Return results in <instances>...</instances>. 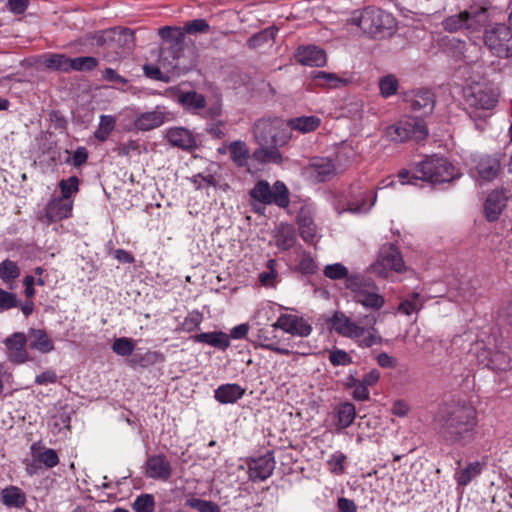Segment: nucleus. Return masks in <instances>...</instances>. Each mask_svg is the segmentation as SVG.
Here are the masks:
<instances>
[{
    "label": "nucleus",
    "mask_w": 512,
    "mask_h": 512,
    "mask_svg": "<svg viewBox=\"0 0 512 512\" xmlns=\"http://www.w3.org/2000/svg\"><path fill=\"white\" fill-rule=\"evenodd\" d=\"M159 35L164 40H169L172 42L169 49H165L163 54H175L173 55V59L176 61L174 64H172L173 69L181 70L182 66L179 63L180 55L178 52L182 49L183 42H184V34L183 32L179 31L177 28H171L169 26H164L159 29Z\"/></svg>",
    "instance_id": "obj_16"
},
{
    "label": "nucleus",
    "mask_w": 512,
    "mask_h": 512,
    "mask_svg": "<svg viewBox=\"0 0 512 512\" xmlns=\"http://www.w3.org/2000/svg\"><path fill=\"white\" fill-rule=\"evenodd\" d=\"M201 321L202 314L198 311H193L184 319L183 328L188 332L193 331L199 327Z\"/></svg>",
    "instance_id": "obj_63"
},
{
    "label": "nucleus",
    "mask_w": 512,
    "mask_h": 512,
    "mask_svg": "<svg viewBox=\"0 0 512 512\" xmlns=\"http://www.w3.org/2000/svg\"><path fill=\"white\" fill-rule=\"evenodd\" d=\"M296 242L295 231L292 226H282L276 235V245L281 250H288Z\"/></svg>",
    "instance_id": "obj_39"
},
{
    "label": "nucleus",
    "mask_w": 512,
    "mask_h": 512,
    "mask_svg": "<svg viewBox=\"0 0 512 512\" xmlns=\"http://www.w3.org/2000/svg\"><path fill=\"white\" fill-rule=\"evenodd\" d=\"M475 169L480 179L491 182L499 176L501 164L498 158L485 155L479 158Z\"/></svg>",
    "instance_id": "obj_21"
},
{
    "label": "nucleus",
    "mask_w": 512,
    "mask_h": 512,
    "mask_svg": "<svg viewBox=\"0 0 512 512\" xmlns=\"http://www.w3.org/2000/svg\"><path fill=\"white\" fill-rule=\"evenodd\" d=\"M413 178L435 185L451 182L459 178V173L446 158L433 155L417 164Z\"/></svg>",
    "instance_id": "obj_5"
},
{
    "label": "nucleus",
    "mask_w": 512,
    "mask_h": 512,
    "mask_svg": "<svg viewBox=\"0 0 512 512\" xmlns=\"http://www.w3.org/2000/svg\"><path fill=\"white\" fill-rule=\"evenodd\" d=\"M44 64L48 69L69 72L70 71V58L64 54H51L45 58Z\"/></svg>",
    "instance_id": "obj_43"
},
{
    "label": "nucleus",
    "mask_w": 512,
    "mask_h": 512,
    "mask_svg": "<svg viewBox=\"0 0 512 512\" xmlns=\"http://www.w3.org/2000/svg\"><path fill=\"white\" fill-rule=\"evenodd\" d=\"M276 266V260L270 259L267 262V267L269 269V272H263L259 275V281L264 286H269L272 284V281L277 276V271L275 269Z\"/></svg>",
    "instance_id": "obj_61"
},
{
    "label": "nucleus",
    "mask_w": 512,
    "mask_h": 512,
    "mask_svg": "<svg viewBox=\"0 0 512 512\" xmlns=\"http://www.w3.org/2000/svg\"><path fill=\"white\" fill-rule=\"evenodd\" d=\"M225 122L222 120H215L207 123L205 128L206 132L215 139H222L225 137L224 131Z\"/></svg>",
    "instance_id": "obj_59"
},
{
    "label": "nucleus",
    "mask_w": 512,
    "mask_h": 512,
    "mask_svg": "<svg viewBox=\"0 0 512 512\" xmlns=\"http://www.w3.org/2000/svg\"><path fill=\"white\" fill-rule=\"evenodd\" d=\"M463 97L470 118L474 120L478 129H483L478 124V120L486 117L484 112L496 107L499 97L498 90L488 83H473L463 89Z\"/></svg>",
    "instance_id": "obj_3"
},
{
    "label": "nucleus",
    "mask_w": 512,
    "mask_h": 512,
    "mask_svg": "<svg viewBox=\"0 0 512 512\" xmlns=\"http://www.w3.org/2000/svg\"><path fill=\"white\" fill-rule=\"evenodd\" d=\"M112 350L117 355L128 356L134 350V343L130 338H117L112 345Z\"/></svg>",
    "instance_id": "obj_54"
},
{
    "label": "nucleus",
    "mask_w": 512,
    "mask_h": 512,
    "mask_svg": "<svg viewBox=\"0 0 512 512\" xmlns=\"http://www.w3.org/2000/svg\"><path fill=\"white\" fill-rule=\"evenodd\" d=\"M376 196L373 191L360 193V199L351 200L348 203V210L354 213H364L374 205Z\"/></svg>",
    "instance_id": "obj_37"
},
{
    "label": "nucleus",
    "mask_w": 512,
    "mask_h": 512,
    "mask_svg": "<svg viewBox=\"0 0 512 512\" xmlns=\"http://www.w3.org/2000/svg\"><path fill=\"white\" fill-rule=\"evenodd\" d=\"M347 457L344 453L337 451L331 455L327 461V465L331 473L335 475H342L345 473L344 463Z\"/></svg>",
    "instance_id": "obj_50"
},
{
    "label": "nucleus",
    "mask_w": 512,
    "mask_h": 512,
    "mask_svg": "<svg viewBox=\"0 0 512 512\" xmlns=\"http://www.w3.org/2000/svg\"><path fill=\"white\" fill-rule=\"evenodd\" d=\"M78 185L79 179L76 176H71L68 180H61L59 182V187L62 194L60 198L69 200L70 196L79 190Z\"/></svg>",
    "instance_id": "obj_55"
},
{
    "label": "nucleus",
    "mask_w": 512,
    "mask_h": 512,
    "mask_svg": "<svg viewBox=\"0 0 512 512\" xmlns=\"http://www.w3.org/2000/svg\"><path fill=\"white\" fill-rule=\"evenodd\" d=\"M250 197L264 205L275 204L287 208L290 204L289 190L284 182L276 181L271 187L266 180H259L249 191Z\"/></svg>",
    "instance_id": "obj_9"
},
{
    "label": "nucleus",
    "mask_w": 512,
    "mask_h": 512,
    "mask_svg": "<svg viewBox=\"0 0 512 512\" xmlns=\"http://www.w3.org/2000/svg\"><path fill=\"white\" fill-rule=\"evenodd\" d=\"M30 451L32 459L39 462L45 469L54 468L59 464V456L56 450L46 448L41 441L34 442L30 447Z\"/></svg>",
    "instance_id": "obj_20"
},
{
    "label": "nucleus",
    "mask_w": 512,
    "mask_h": 512,
    "mask_svg": "<svg viewBox=\"0 0 512 512\" xmlns=\"http://www.w3.org/2000/svg\"><path fill=\"white\" fill-rule=\"evenodd\" d=\"M310 169L318 182L330 180L336 172L334 163L329 158H315L310 163Z\"/></svg>",
    "instance_id": "obj_29"
},
{
    "label": "nucleus",
    "mask_w": 512,
    "mask_h": 512,
    "mask_svg": "<svg viewBox=\"0 0 512 512\" xmlns=\"http://www.w3.org/2000/svg\"><path fill=\"white\" fill-rule=\"evenodd\" d=\"M166 139L172 146L182 150L192 151L197 147L194 135L184 127L170 128L166 133Z\"/></svg>",
    "instance_id": "obj_18"
},
{
    "label": "nucleus",
    "mask_w": 512,
    "mask_h": 512,
    "mask_svg": "<svg viewBox=\"0 0 512 512\" xmlns=\"http://www.w3.org/2000/svg\"><path fill=\"white\" fill-rule=\"evenodd\" d=\"M352 23L371 38L382 39L393 34L396 20L392 14L376 7H366L359 15H354Z\"/></svg>",
    "instance_id": "obj_4"
},
{
    "label": "nucleus",
    "mask_w": 512,
    "mask_h": 512,
    "mask_svg": "<svg viewBox=\"0 0 512 512\" xmlns=\"http://www.w3.org/2000/svg\"><path fill=\"white\" fill-rule=\"evenodd\" d=\"M254 136L260 146H284L291 139L288 123L280 118L260 119L254 124Z\"/></svg>",
    "instance_id": "obj_8"
},
{
    "label": "nucleus",
    "mask_w": 512,
    "mask_h": 512,
    "mask_svg": "<svg viewBox=\"0 0 512 512\" xmlns=\"http://www.w3.org/2000/svg\"><path fill=\"white\" fill-rule=\"evenodd\" d=\"M275 468V460L267 453L249 463V479L253 482L264 481L271 476Z\"/></svg>",
    "instance_id": "obj_17"
},
{
    "label": "nucleus",
    "mask_w": 512,
    "mask_h": 512,
    "mask_svg": "<svg viewBox=\"0 0 512 512\" xmlns=\"http://www.w3.org/2000/svg\"><path fill=\"white\" fill-rule=\"evenodd\" d=\"M73 203L71 200L55 198L46 207V217L50 222H58L71 216Z\"/></svg>",
    "instance_id": "obj_23"
},
{
    "label": "nucleus",
    "mask_w": 512,
    "mask_h": 512,
    "mask_svg": "<svg viewBox=\"0 0 512 512\" xmlns=\"http://www.w3.org/2000/svg\"><path fill=\"white\" fill-rule=\"evenodd\" d=\"M337 415L339 427L345 429L353 423L356 417L355 406L352 403L345 402L338 407Z\"/></svg>",
    "instance_id": "obj_41"
},
{
    "label": "nucleus",
    "mask_w": 512,
    "mask_h": 512,
    "mask_svg": "<svg viewBox=\"0 0 512 512\" xmlns=\"http://www.w3.org/2000/svg\"><path fill=\"white\" fill-rule=\"evenodd\" d=\"M424 303L425 298L420 293L412 292L401 300L397 310L404 315L410 316L418 313L423 308Z\"/></svg>",
    "instance_id": "obj_32"
},
{
    "label": "nucleus",
    "mask_w": 512,
    "mask_h": 512,
    "mask_svg": "<svg viewBox=\"0 0 512 512\" xmlns=\"http://www.w3.org/2000/svg\"><path fill=\"white\" fill-rule=\"evenodd\" d=\"M350 387H353L352 396L355 400L365 401L369 399L370 393L368 387L362 384L359 380L353 379Z\"/></svg>",
    "instance_id": "obj_60"
},
{
    "label": "nucleus",
    "mask_w": 512,
    "mask_h": 512,
    "mask_svg": "<svg viewBox=\"0 0 512 512\" xmlns=\"http://www.w3.org/2000/svg\"><path fill=\"white\" fill-rule=\"evenodd\" d=\"M428 135V129L425 122L420 118H410L391 125L386 129V136L392 142L402 143L413 139L421 141Z\"/></svg>",
    "instance_id": "obj_10"
},
{
    "label": "nucleus",
    "mask_w": 512,
    "mask_h": 512,
    "mask_svg": "<svg viewBox=\"0 0 512 512\" xmlns=\"http://www.w3.org/2000/svg\"><path fill=\"white\" fill-rule=\"evenodd\" d=\"M229 152L232 161L238 167H244L247 164L249 158V149L243 141H233L229 145Z\"/></svg>",
    "instance_id": "obj_38"
},
{
    "label": "nucleus",
    "mask_w": 512,
    "mask_h": 512,
    "mask_svg": "<svg viewBox=\"0 0 512 512\" xmlns=\"http://www.w3.org/2000/svg\"><path fill=\"white\" fill-rule=\"evenodd\" d=\"M486 366L495 371H505L511 368L510 357L503 351H484Z\"/></svg>",
    "instance_id": "obj_33"
},
{
    "label": "nucleus",
    "mask_w": 512,
    "mask_h": 512,
    "mask_svg": "<svg viewBox=\"0 0 512 512\" xmlns=\"http://www.w3.org/2000/svg\"><path fill=\"white\" fill-rule=\"evenodd\" d=\"M274 328L281 329L292 336L308 337L312 333V326L303 317L293 314H281L273 324Z\"/></svg>",
    "instance_id": "obj_13"
},
{
    "label": "nucleus",
    "mask_w": 512,
    "mask_h": 512,
    "mask_svg": "<svg viewBox=\"0 0 512 512\" xmlns=\"http://www.w3.org/2000/svg\"><path fill=\"white\" fill-rule=\"evenodd\" d=\"M380 93L384 98L394 95L398 90V80L393 75H387L379 81Z\"/></svg>",
    "instance_id": "obj_49"
},
{
    "label": "nucleus",
    "mask_w": 512,
    "mask_h": 512,
    "mask_svg": "<svg viewBox=\"0 0 512 512\" xmlns=\"http://www.w3.org/2000/svg\"><path fill=\"white\" fill-rule=\"evenodd\" d=\"M20 268L16 262L6 259L0 263V279L4 282L14 281L20 276Z\"/></svg>",
    "instance_id": "obj_45"
},
{
    "label": "nucleus",
    "mask_w": 512,
    "mask_h": 512,
    "mask_svg": "<svg viewBox=\"0 0 512 512\" xmlns=\"http://www.w3.org/2000/svg\"><path fill=\"white\" fill-rule=\"evenodd\" d=\"M482 471V466L480 462H472L467 465V467L459 472H456L455 477L457 484L459 486L468 485L473 478L478 476Z\"/></svg>",
    "instance_id": "obj_40"
},
{
    "label": "nucleus",
    "mask_w": 512,
    "mask_h": 512,
    "mask_svg": "<svg viewBox=\"0 0 512 512\" xmlns=\"http://www.w3.org/2000/svg\"><path fill=\"white\" fill-rule=\"evenodd\" d=\"M26 337L27 341H29V347L33 350H37L42 354H47L54 350L53 341L43 329L30 328Z\"/></svg>",
    "instance_id": "obj_24"
},
{
    "label": "nucleus",
    "mask_w": 512,
    "mask_h": 512,
    "mask_svg": "<svg viewBox=\"0 0 512 512\" xmlns=\"http://www.w3.org/2000/svg\"><path fill=\"white\" fill-rule=\"evenodd\" d=\"M116 119L111 115H101L100 122L94 135L99 141H105L110 133L114 130Z\"/></svg>",
    "instance_id": "obj_42"
},
{
    "label": "nucleus",
    "mask_w": 512,
    "mask_h": 512,
    "mask_svg": "<svg viewBox=\"0 0 512 512\" xmlns=\"http://www.w3.org/2000/svg\"><path fill=\"white\" fill-rule=\"evenodd\" d=\"M345 285L352 292V299L364 308L378 311L385 305V299L374 282L360 275H352L347 278Z\"/></svg>",
    "instance_id": "obj_7"
},
{
    "label": "nucleus",
    "mask_w": 512,
    "mask_h": 512,
    "mask_svg": "<svg viewBox=\"0 0 512 512\" xmlns=\"http://www.w3.org/2000/svg\"><path fill=\"white\" fill-rule=\"evenodd\" d=\"M329 361L333 366H348L352 363V357L342 349H334L329 353Z\"/></svg>",
    "instance_id": "obj_57"
},
{
    "label": "nucleus",
    "mask_w": 512,
    "mask_h": 512,
    "mask_svg": "<svg viewBox=\"0 0 512 512\" xmlns=\"http://www.w3.org/2000/svg\"><path fill=\"white\" fill-rule=\"evenodd\" d=\"M317 269V264L309 254H303L299 264L298 270L304 274H313Z\"/></svg>",
    "instance_id": "obj_62"
},
{
    "label": "nucleus",
    "mask_w": 512,
    "mask_h": 512,
    "mask_svg": "<svg viewBox=\"0 0 512 512\" xmlns=\"http://www.w3.org/2000/svg\"><path fill=\"white\" fill-rule=\"evenodd\" d=\"M324 275L332 280L346 279L349 278L348 269L341 263H334L327 265L324 269ZM352 275H350L351 277Z\"/></svg>",
    "instance_id": "obj_52"
},
{
    "label": "nucleus",
    "mask_w": 512,
    "mask_h": 512,
    "mask_svg": "<svg viewBox=\"0 0 512 512\" xmlns=\"http://www.w3.org/2000/svg\"><path fill=\"white\" fill-rule=\"evenodd\" d=\"M435 105L434 94L428 89L416 91L410 99V106L414 111H423L424 114L430 113Z\"/></svg>",
    "instance_id": "obj_30"
},
{
    "label": "nucleus",
    "mask_w": 512,
    "mask_h": 512,
    "mask_svg": "<svg viewBox=\"0 0 512 512\" xmlns=\"http://www.w3.org/2000/svg\"><path fill=\"white\" fill-rule=\"evenodd\" d=\"M177 102L187 111L197 113L198 110H202L206 106V99L204 95L196 91H177L176 93Z\"/></svg>",
    "instance_id": "obj_28"
},
{
    "label": "nucleus",
    "mask_w": 512,
    "mask_h": 512,
    "mask_svg": "<svg viewBox=\"0 0 512 512\" xmlns=\"http://www.w3.org/2000/svg\"><path fill=\"white\" fill-rule=\"evenodd\" d=\"M277 31L278 29H276L275 27L266 28L260 31L259 33H256L253 36H251L248 39L247 44L250 48H257L264 43L272 42L274 41Z\"/></svg>",
    "instance_id": "obj_44"
},
{
    "label": "nucleus",
    "mask_w": 512,
    "mask_h": 512,
    "mask_svg": "<svg viewBox=\"0 0 512 512\" xmlns=\"http://www.w3.org/2000/svg\"><path fill=\"white\" fill-rule=\"evenodd\" d=\"M295 56L299 63L306 66L321 67L327 60L324 50L316 46L298 48Z\"/></svg>",
    "instance_id": "obj_22"
},
{
    "label": "nucleus",
    "mask_w": 512,
    "mask_h": 512,
    "mask_svg": "<svg viewBox=\"0 0 512 512\" xmlns=\"http://www.w3.org/2000/svg\"><path fill=\"white\" fill-rule=\"evenodd\" d=\"M9 361L22 364L29 359L26 349L27 337L23 332H15L4 341Z\"/></svg>",
    "instance_id": "obj_14"
},
{
    "label": "nucleus",
    "mask_w": 512,
    "mask_h": 512,
    "mask_svg": "<svg viewBox=\"0 0 512 512\" xmlns=\"http://www.w3.org/2000/svg\"><path fill=\"white\" fill-rule=\"evenodd\" d=\"M183 30L188 34L207 33L210 30V26L205 19L199 18L186 22Z\"/></svg>",
    "instance_id": "obj_56"
},
{
    "label": "nucleus",
    "mask_w": 512,
    "mask_h": 512,
    "mask_svg": "<svg viewBox=\"0 0 512 512\" xmlns=\"http://www.w3.org/2000/svg\"><path fill=\"white\" fill-rule=\"evenodd\" d=\"M135 512H153L155 508V499L151 494H141L132 504Z\"/></svg>",
    "instance_id": "obj_48"
},
{
    "label": "nucleus",
    "mask_w": 512,
    "mask_h": 512,
    "mask_svg": "<svg viewBox=\"0 0 512 512\" xmlns=\"http://www.w3.org/2000/svg\"><path fill=\"white\" fill-rule=\"evenodd\" d=\"M485 45L500 58L512 56V29L505 24H497L485 31Z\"/></svg>",
    "instance_id": "obj_11"
},
{
    "label": "nucleus",
    "mask_w": 512,
    "mask_h": 512,
    "mask_svg": "<svg viewBox=\"0 0 512 512\" xmlns=\"http://www.w3.org/2000/svg\"><path fill=\"white\" fill-rule=\"evenodd\" d=\"M0 501L7 507L21 508L25 505L26 496L20 488L9 486L1 491Z\"/></svg>",
    "instance_id": "obj_31"
},
{
    "label": "nucleus",
    "mask_w": 512,
    "mask_h": 512,
    "mask_svg": "<svg viewBox=\"0 0 512 512\" xmlns=\"http://www.w3.org/2000/svg\"><path fill=\"white\" fill-rule=\"evenodd\" d=\"M145 474L151 479L167 481L172 475V467L165 455H153L146 461Z\"/></svg>",
    "instance_id": "obj_15"
},
{
    "label": "nucleus",
    "mask_w": 512,
    "mask_h": 512,
    "mask_svg": "<svg viewBox=\"0 0 512 512\" xmlns=\"http://www.w3.org/2000/svg\"><path fill=\"white\" fill-rule=\"evenodd\" d=\"M19 306L16 294L0 288V310H9Z\"/></svg>",
    "instance_id": "obj_58"
},
{
    "label": "nucleus",
    "mask_w": 512,
    "mask_h": 512,
    "mask_svg": "<svg viewBox=\"0 0 512 512\" xmlns=\"http://www.w3.org/2000/svg\"><path fill=\"white\" fill-rule=\"evenodd\" d=\"M278 147L279 146L276 145L260 146V148L254 151L253 157L255 160L262 163L281 164L283 157Z\"/></svg>",
    "instance_id": "obj_36"
},
{
    "label": "nucleus",
    "mask_w": 512,
    "mask_h": 512,
    "mask_svg": "<svg viewBox=\"0 0 512 512\" xmlns=\"http://www.w3.org/2000/svg\"><path fill=\"white\" fill-rule=\"evenodd\" d=\"M186 505L198 510L199 512H221L219 506L212 501L191 498L186 501Z\"/></svg>",
    "instance_id": "obj_51"
},
{
    "label": "nucleus",
    "mask_w": 512,
    "mask_h": 512,
    "mask_svg": "<svg viewBox=\"0 0 512 512\" xmlns=\"http://www.w3.org/2000/svg\"><path fill=\"white\" fill-rule=\"evenodd\" d=\"M507 201L508 196L503 190L492 191L484 205L487 220L490 222L497 220L506 207Z\"/></svg>",
    "instance_id": "obj_19"
},
{
    "label": "nucleus",
    "mask_w": 512,
    "mask_h": 512,
    "mask_svg": "<svg viewBox=\"0 0 512 512\" xmlns=\"http://www.w3.org/2000/svg\"><path fill=\"white\" fill-rule=\"evenodd\" d=\"M87 39L98 47L107 48L116 57H123L133 48L134 34L129 29L113 28L89 34Z\"/></svg>",
    "instance_id": "obj_6"
},
{
    "label": "nucleus",
    "mask_w": 512,
    "mask_h": 512,
    "mask_svg": "<svg viewBox=\"0 0 512 512\" xmlns=\"http://www.w3.org/2000/svg\"><path fill=\"white\" fill-rule=\"evenodd\" d=\"M195 341L209 344L221 350L227 349L230 345L229 337L224 332H205L197 334Z\"/></svg>",
    "instance_id": "obj_35"
},
{
    "label": "nucleus",
    "mask_w": 512,
    "mask_h": 512,
    "mask_svg": "<svg viewBox=\"0 0 512 512\" xmlns=\"http://www.w3.org/2000/svg\"><path fill=\"white\" fill-rule=\"evenodd\" d=\"M245 388L236 383L220 385L214 391V398L221 404L235 403L245 394Z\"/></svg>",
    "instance_id": "obj_26"
},
{
    "label": "nucleus",
    "mask_w": 512,
    "mask_h": 512,
    "mask_svg": "<svg viewBox=\"0 0 512 512\" xmlns=\"http://www.w3.org/2000/svg\"><path fill=\"white\" fill-rule=\"evenodd\" d=\"M300 236L306 242H311L316 235V225L309 217H301L298 220Z\"/></svg>",
    "instance_id": "obj_47"
},
{
    "label": "nucleus",
    "mask_w": 512,
    "mask_h": 512,
    "mask_svg": "<svg viewBox=\"0 0 512 512\" xmlns=\"http://www.w3.org/2000/svg\"><path fill=\"white\" fill-rule=\"evenodd\" d=\"M484 13V9L477 10L474 13L469 11H462L459 14L445 18L442 24L446 31L456 32L463 28H469L471 26L470 20L475 18L477 15Z\"/></svg>",
    "instance_id": "obj_27"
},
{
    "label": "nucleus",
    "mask_w": 512,
    "mask_h": 512,
    "mask_svg": "<svg viewBox=\"0 0 512 512\" xmlns=\"http://www.w3.org/2000/svg\"><path fill=\"white\" fill-rule=\"evenodd\" d=\"M98 61L92 56L70 58V71H91L96 68Z\"/></svg>",
    "instance_id": "obj_46"
},
{
    "label": "nucleus",
    "mask_w": 512,
    "mask_h": 512,
    "mask_svg": "<svg viewBox=\"0 0 512 512\" xmlns=\"http://www.w3.org/2000/svg\"><path fill=\"white\" fill-rule=\"evenodd\" d=\"M367 327L361 326L346 316L343 312L336 311L330 322L332 329L339 335L355 340L360 348H371L375 345H382L388 341L384 339L379 330L375 327L377 317L369 315L365 317Z\"/></svg>",
    "instance_id": "obj_2"
},
{
    "label": "nucleus",
    "mask_w": 512,
    "mask_h": 512,
    "mask_svg": "<svg viewBox=\"0 0 512 512\" xmlns=\"http://www.w3.org/2000/svg\"><path fill=\"white\" fill-rule=\"evenodd\" d=\"M289 129H294L302 133L315 131L321 124V120L316 116H301L287 120Z\"/></svg>",
    "instance_id": "obj_34"
},
{
    "label": "nucleus",
    "mask_w": 512,
    "mask_h": 512,
    "mask_svg": "<svg viewBox=\"0 0 512 512\" xmlns=\"http://www.w3.org/2000/svg\"><path fill=\"white\" fill-rule=\"evenodd\" d=\"M477 414L470 405L448 406L437 419L440 440L449 446H466L474 440Z\"/></svg>",
    "instance_id": "obj_1"
},
{
    "label": "nucleus",
    "mask_w": 512,
    "mask_h": 512,
    "mask_svg": "<svg viewBox=\"0 0 512 512\" xmlns=\"http://www.w3.org/2000/svg\"><path fill=\"white\" fill-rule=\"evenodd\" d=\"M377 364L384 369H394L398 365L395 357L390 356L386 352H381L376 357Z\"/></svg>",
    "instance_id": "obj_64"
},
{
    "label": "nucleus",
    "mask_w": 512,
    "mask_h": 512,
    "mask_svg": "<svg viewBox=\"0 0 512 512\" xmlns=\"http://www.w3.org/2000/svg\"><path fill=\"white\" fill-rule=\"evenodd\" d=\"M372 268L379 276L386 277L390 271L404 272L406 266L398 248L394 244L388 243L380 248L378 259Z\"/></svg>",
    "instance_id": "obj_12"
},
{
    "label": "nucleus",
    "mask_w": 512,
    "mask_h": 512,
    "mask_svg": "<svg viewBox=\"0 0 512 512\" xmlns=\"http://www.w3.org/2000/svg\"><path fill=\"white\" fill-rule=\"evenodd\" d=\"M315 79H323L325 84L329 88H338V87L345 86L348 84L347 79L341 78L334 73H329V72H324V71L317 72V74L315 75Z\"/></svg>",
    "instance_id": "obj_53"
},
{
    "label": "nucleus",
    "mask_w": 512,
    "mask_h": 512,
    "mask_svg": "<svg viewBox=\"0 0 512 512\" xmlns=\"http://www.w3.org/2000/svg\"><path fill=\"white\" fill-rule=\"evenodd\" d=\"M167 113L157 107L154 111L142 113L134 122L135 128L149 131L161 126L166 120Z\"/></svg>",
    "instance_id": "obj_25"
}]
</instances>
